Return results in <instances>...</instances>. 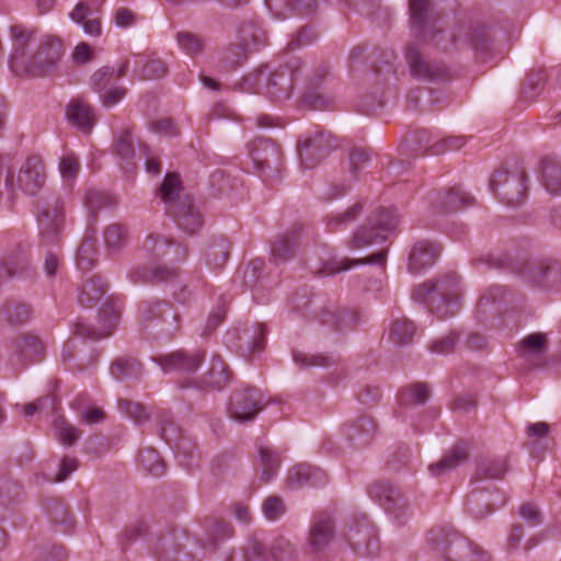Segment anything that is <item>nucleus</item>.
<instances>
[{
    "label": "nucleus",
    "mask_w": 561,
    "mask_h": 561,
    "mask_svg": "<svg viewBox=\"0 0 561 561\" xmlns=\"http://www.w3.org/2000/svg\"><path fill=\"white\" fill-rule=\"evenodd\" d=\"M11 71L18 77L41 78L53 73L64 55L62 42L50 35L37 37L32 31L14 25L11 27Z\"/></svg>",
    "instance_id": "obj_1"
},
{
    "label": "nucleus",
    "mask_w": 561,
    "mask_h": 561,
    "mask_svg": "<svg viewBox=\"0 0 561 561\" xmlns=\"http://www.w3.org/2000/svg\"><path fill=\"white\" fill-rule=\"evenodd\" d=\"M181 191L180 175L171 172L165 174L158 194L165 204V213L173 218L176 226L187 234H193L202 227V217L191 197H180Z\"/></svg>",
    "instance_id": "obj_2"
},
{
    "label": "nucleus",
    "mask_w": 561,
    "mask_h": 561,
    "mask_svg": "<svg viewBox=\"0 0 561 561\" xmlns=\"http://www.w3.org/2000/svg\"><path fill=\"white\" fill-rule=\"evenodd\" d=\"M67 207L64 198L53 193L43 194L35 205L41 244L57 245L66 227Z\"/></svg>",
    "instance_id": "obj_3"
},
{
    "label": "nucleus",
    "mask_w": 561,
    "mask_h": 561,
    "mask_svg": "<svg viewBox=\"0 0 561 561\" xmlns=\"http://www.w3.org/2000/svg\"><path fill=\"white\" fill-rule=\"evenodd\" d=\"M461 288L456 276L449 275L439 280H426L413 290V298L430 302L440 318L445 319L456 313Z\"/></svg>",
    "instance_id": "obj_4"
},
{
    "label": "nucleus",
    "mask_w": 561,
    "mask_h": 561,
    "mask_svg": "<svg viewBox=\"0 0 561 561\" xmlns=\"http://www.w3.org/2000/svg\"><path fill=\"white\" fill-rule=\"evenodd\" d=\"M427 543L446 561H490L488 554L478 546L444 527L432 528L427 535Z\"/></svg>",
    "instance_id": "obj_5"
},
{
    "label": "nucleus",
    "mask_w": 561,
    "mask_h": 561,
    "mask_svg": "<svg viewBox=\"0 0 561 561\" xmlns=\"http://www.w3.org/2000/svg\"><path fill=\"white\" fill-rule=\"evenodd\" d=\"M400 224V217L393 208L380 207L368 217L367 226L356 229L347 241L351 250L369 247L379 240H385L388 232L394 231Z\"/></svg>",
    "instance_id": "obj_6"
},
{
    "label": "nucleus",
    "mask_w": 561,
    "mask_h": 561,
    "mask_svg": "<svg viewBox=\"0 0 561 561\" xmlns=\"http://www.w3.org/2000/svg\"><path fill=\"white\" fill-rule=\"evenodd\" d=\"M526 182L527 175L522 169L500 170L490 180V188L504 204L517 207L526 197Z\"/></svg>",
    "instance_id": "obj_7"
},
{
    "label": "nucleus",
    "mask_w": 561,
    "mask_h": 561,
    "mask_svg": "<svg viewBox=\"0 0 561 561\" xmlns=\"http://www.w3.org/2000/svg\"><path fill=\"white\" fill-rule=\"evenodd\" d=\"M336 147L329 133L323 130L308 131L300 136L297 144L301 165L312 169L318 165Z\"/></svg>",
    "instance_id": "obj_8"
},
{
    "label": "nucleus",
    "mask_w": 561,
    "mask_h": 561,
    "mask_svg": "<svg viewBox=\"0 0 561 561\" xmlns=\"http://www.w3.org/2000/svg\"><path fill=\"white\" fill-rule=\"evenodd\" d=\"M139 319L145 327H160L167 334L178 330L179 314L173 306L165 300L150 299L141 301L138 306Z\"/></svg>",
    "instance_id": "obj_9"
},
{
    "label": "nucleus",
    "mask_w": 561,
    "mask_h": 561,
    "mask_svg": "<svg viewBox=\"0 0 561 561\" xmlns=\"http://www.w3.org/2000/svg\"><path fill=\"white\" fill-rule=\"evenodd\" d=\"M45 184L44 164L39 157H28L21 165L16 179L12 173L5 178V187L10 192L15 188L27 195H35Z\"/></svg>",
    "instance_id": "obj_10"
},
{
    "label": "nucleus",
    "mask_w": 561,
    "mask_h": 561,
    "mask_svg": "<svg viewBox=\"0 0 561 561\" xmlns=\"http://www.w3.org/2000/svg\"><path fill=\"white\" fill-rule=\"evenodd\" d=\"M263 407L262 393L257 389L247 388L231 394L228 412L232 420L244 423L253 421Z\"/></svg>",
    "instance_id": "obj_11"
},
{
    "label": "nucleus",
    "mask_w": 561,
    "mask_h": 561,
    "mask_svg": "<svg viewBox=\"0 0 561 561\" xmlns=\"http://www.w3.org/2000/svg\"><path fill=\"white\" fill-rule=\"evenodd\" d=\"M369 495L377 501L385 511L400 523L410 515V506L402 493L386 481H378L369 486Z\"/></svg>",
    "instance_id": "obj_12"
},
{
    "label": "nucleus",
    "mask_w": 561,
    "mask_h": 561,
    "mask_svg": "<svg viewBox=\"0 0 561 561\" xmlns=\"http://www.w3.org/2000/svg\"><path fill=\"white\" fill-rule=\"evenodd\" d=\"M519 273L525 280L541 288H552L561 283V265L554 261L536 260L527 262Z\"/></svg>",
    "instance_id": "obj_13"
},
{
    "label": "nucleus",
    "mask_w": 561,
    "mask_h": 561,
    "mask_svg": "<svg viewBox=\"0 0 561 561\" xmlns=\"http://www.w3.org/2000/svg\"><path fill=\"white\" fill-rule=\"evenodd\" d=\"M407 61L414 77L428 80H444L449 76L448 68L438 61H431L424 49L416 44H410L405 53Z\"/></svg>",
    "instance_id": "obj_14"
},
{
    "label": "nucleus",
    "mask_w": 561,
    "mask_h": 561,
    "mask_svg": "<svg viewBox=\"0 0 561 561\" xmlns=\"http://www.w3.org/2000/svg\"><path fill=\"white\" fill-rule=\"evenodd\" d=\"M334 536L335 525L333 519L324 513L314 515L307 540L309 550L313 553L322 552L331 545Z\"/></svg>",
    "instance_id": "obj_15"
},
{
    "label": "nucleus",
    "mask_w": 561,
    "mask_h": 561,
    "mask_svg": "<svg viewBox=\"0 0 561 561\" xmlns=\"http://www.w3.org/2000/svg\"><path fill=\"white\" fill-rule=\"evenodd\" d=\"M204 352L188 353L185 351H176L154 358V362L161 367L163 373L181 371L192 374L195 373L204 362Z\"/></svg>",
    "instance_id": "obj_16"
},
{
    "label": "nucleus",
    "mask_w": 561,
    "mask_h": 561,
    "mask_svg": "<svg viewBox=\"0 0 561 561\" xmlns=\"http://www.w3.org/2000/svg\"><path fill=\"white\" fill-rule=\"evenodd\" d=\"M412 28L424 38L435 39L437 16L434 14L430 0H410Z\"/></svg>",
    "instance_id": "obj_17"
},
{
    "label": "nucleus",
    "mask_w": 561,
    "mask_h": 561,
    "mask_svg": "<svg viewBox=\"0 0 561 561\" xmlns=\"http://www.w3.org/2000/svg\"><path fill=\"white\" fill-rule=\"evenodd\" d=\"M142 251L152 259H168L170 262H180L186 256L185 249L180 244L153 233L144 241Z\"/></svg>",
    "instance_id": "obj_18"
},
{
    "label": "nucleus",
    "mask_w": 561,
    "mask_h": 561,
    "mask_svg": "<svg viewBox=\"0 0 561 561\" xmlns=\"http://www.w3.org/2000/svg\"><path fill=\"white\" fill-rule=\"evenodd\" d=\"M440 248L432 241L420 240L411 248L408 259V270L412 274L424 272L434 265Z\"/></svg>",
    "instance_id": "obj_19"
},
{
    "label": "nucleus",
    "mask_w": 561,
    "mask_h": 561,
    "mask_svg": "<svg viewBox=\"0 0 561 561\" xmlns=\"http://www.w3.org/2000/svg\"><path fill=\"white\" fill-rule=\"evenodd\" d=\"M386 256L387 251L380 250L365 259H357V260H351L347 257H330L328 259L322 267L317 271L319 275L328 276V275H334L336 273L348 271L354 266H358L362 264H377L381 267V270L385 268L386 265Z\"/></svg>",
    "instance_id": "obj_20"
},
{
    "label": "nucleus",
    "mask_w": 561,
    "mask_h": 561,
    "mask_svg": "<svg viewBox=\"0 0 561 561\" xmlns=\"http://www.w3.org/2000/svg\"><path fill=\"white\" fill-rule=\"evenodd\" d=\"M66 117L71 125L82 133L90 134L96 116L90 103L81 98L72 99L66 108Z\"/></svg>",
    "instance_id": "obj_21"
},
{
    "label": "nucleus",
    "mask_w": 561,
    "mask_h": 561,
    "mask_svg": "<svg viewBox=\"0 0 561 561\" xmlns=\"http://www.w3.org/2000/svg\"><path fill=\"white\" fill-rule=\"evenodd\" d=\"M346 538L353 549L359 550L365 548V553L368 556H373L378 551L375 529L366 517L359 522L357 527L350 526Z\"/></svg>",
    "instance_id": "obj_22"
},
{
    "label": "nucleus",
    "mask_w": 561,
    "mask_h": 561,
    "mask_svg": "<svg viewBox=\"0 0 561 561\" xmlns=\"http://www.w3.org/2000/svg\"><path fill=\"white\" fill-rule=\"evenodd\" d=\"M327 481L325 473L307 463L295 466L287 476V482L291 488H301L305 485L319 486Z\"/></svg>",
    "instance_id": "obj_23"
},
{
    "label": "nucleus",
    "mask_w": 561,
    "mask_h": 561,
    "mask_svg": "<svg viewBox=\"0 0 561 561\" xmlns=\"http://www.w3.org/2000/svg\"><path fill=\"white\" fill-rule=\"evenodd\" d=\"M294 69L289 66L279 67L268 79V94L276 101L288 99L294 87Z\"/></svg>",
    "instance_id": "obj_24"
},
{
    "label": "nucleus",
    "mask_w": 561,
    "mask_h": 561,
    "mask_svg": "<svg viewBox=\"0 0 561 561\" xmlns=\"http://www.w3.org/2000/svg\"><path fill=\"white\" fill-rule=\"evenodd\" d=\"M119 318V311L115 310L112 306L103 310L102 324L104 330L96 331L83 321H78L73 325V334L82 339H101L108 336L112 329L116 325Z\"/></svg>",
    "instance_id": "obj_25"
},
{
    "label": "nucleus",
    "mask_w": 561,
    "mask_h": 561,
    "mask_svg": "<svg viewBox=\"0 0 561 561\" xmlns=\"http://www.w3.org/2000/svg\"><path fill=\"white\" fill-rule=\"evenodd\" d=\"M435 207L440 211H457L467 206H471L474 198L465 192L461 187H454L444 194L437 193L432 199Z\"/></svg>",
    "instance_id": "obj_26"
},
{
    "label": "nucleus",
    "mask_w": 561,
    "mask_h": 561,
    "mask_svg": "<svg viewBox=\"0 0 561 561\" xmlns=\"http://www.w3.org/2000/svg\"><path fill=\"white\" fill-rule=\"evenodd\" d=\"M45 347L38 336L33 334H22L13 344V353L21 363L39 359L44 354Z\"/></svg>",
    "instance_id": "obj_27"
},
{
    "label": "nucleus",
    "mask_w": 561,
    "mask_h": 561,
    "mask_svg": "<svg viewBox=\"0 0 561 561\" xmlns=\"http://www.w3.org/2000/svg\"><path fill=\"white\" fill-rule=\"evenodd\" d=\"M178 275V268L157 266L148 268L146 266L134 267L128 276L134 284H147V283H159L168 282L173 279Z\"/></svg>",
    "instance_id": "obj_28"
},
{
    "label": "nucleus",
    "mask_w": 561,
    "mask_h": 561,
    "mask_svg": "<svg viewBox=\"0 0 561 561\" xmlns=\"http://www.w3.org/2000/svg\"><path fill=\"white\" fill-rule=\"evenodd\" d=\"M377 431L376 423L370 416H359L346 425L345 434L347 438L360 446L368 444Z\"/></svg>",
    "instance_id": "obj_29"
},
{
    "label": "nucleus",
    "mask_w": 561,
    "mask_h": 561,
    "mask_svg": "<svg viewBox=\"0 0 561 561\" xmlns=\"http://www.w3.org/2000/svg\"><path fill=\"white\" fill-rule=\"evenodd\" d=\"M98 260L96 232L88 228L77 252V266L80 270H90Z\"/></svg>",
    "instance_id": "obj_30"
},
{
    "label": "nucleus",
    "mask_w": 561,
    "mask_h": 561,
    "mask_svg": "<svg viewBox=\"0 0 561 561\" xmlns=\"http://www.w3.org/2000/svg\"><path fill=\"white\" fill-rule=\"evenodd\" d=\"M468 458L467 448L463 445H456L447 455L439 461L428 467L432 476L440 477L450 470L456 469L460 463Z\"/></svg>",
    "instance_id": "obj_31"
},
{
    "label": "nucleus",
    "mask_w": 561,
    "mask_h": 561,
    "mask_svg": "<svg viewBox=\"0 0 561 561\" xmlns=\"http://www.w3.org/2000/svg\"><path fill=\"white\" fill-rule=\"evenodd\" d=\"M107 285L100 276H92L88 278L81 286L78 301L83 307H92L101 300L106 293Z\"/></svg>",
    "instance_id": "obj_32"
},
{
    "label": "nucleus",
    "mask_w": 561,
    "mask_h": 561,
    "mask_svg": "<svg viewBox=\"0 0 561 561\" xmlns=\"http://www.w3.org/2000/svg\"><path fill=\"white\" fill-rule=\"evenodd\" d=\"M249 156L259 169L268 165L271 158L277 157L276 146L270 139H256L248 145Z\"/></svg>",
    "instance_id": "obj_33"
},
{
    "label": "nucleus",
    "mask_w": 561,
    "mask_h": 561,
    "mask_svg": "<svg viewBox=\"0 0 561 561\" xmlns=\"http://www.w3.org/2000/svg\"><path fill=\"white\" fill-rule=\"evenodd\" d=\"M541 181L550 194H561V163L551 158L543 159Z\"/></svg>",
    "instance_id": "obj_34"
},
{
    "label": "nucleus",
    "mask_w": 561,
    "mask_h": 561,
    "mask_svg": "<svg viewBox=\"0 0 561 561\" xmlns=\"http://www.w3.org/2000/svg\"><path fill=\"white\" fill-rule=\"evenodd\" d=\"M230 380V374L227 365L219 356H214L210 362V368L207 371L204 382L214 390H220Z\"/></svg>",
    "instance_id": "obj_35"
},
{
    "label": "nucleus",
    "mask_w": 561,
    "mask_h": 561,
    "mask_svg": "<svg viewBox=\"0 0 561 561\" xmlns=\"http://www.w3.org/2000/svg\"><path fill=\"white\" fill-rule=\"evenodd\" d=\"M298 242V230L294 229L276 238L272 245V254L279 261H287L294 256Z\"/></svg>",
    "instance_id": "obj_36"
},
{
    "label": "nucleus",
    "mask_w": 561,
    "mask_h": 561,
    "mask_svg": "<svg viewBox=\"0 0 561 561\" xmlns=\"http://www.w3.org/2000/svg\"><path fill=\"white\" fill-rule=\"evenodd\" d=\"M142 374L141 364L135 358L121 357L113 362L111 375L118 381L136 379Z\"/></svg>",
    "instance_id": "obj_37"
},
{
    "label": "nucleus",
    "mask_w": 561,
    "mask_h": 561,
    "mask_svg": "<svg viewBox=\"0 0 561 561\" xmlns=\"http://www.w3.org/2000/svg\"><path fill=\"white\" fill-rule=\"evenodd\" d=\"M507 470L508 466L505 457L484 459L478 465L474 478L477 480L501 479Z\"/></svg>",
    "instance_id": "obj_38"
},
{
    "label": "nucleus",
    "mask_w": 561,
    "mask_h": 561,
    "mask_svg": "<svg viewBox=\"0 0 561 561\" xmlns=\"http://www.w3.org/2000/svg\"><path fill=\"white\" fill-rule=\"evenodd\" d=\"M181 537V534L173 533L159 538L154 548L158 561H178L176 556L182 548L178 540Z\"/></svg>",
    "instance_id": "obj_39"
},
{
    "label": "nucleus",
    "mask_w": 561,
    "mask_h": 561,
    "mask_svg": "<svg viewBox=\"0 0 561 561\" xmlns=\"http://www.w3.org/2000/svg\"><path fill=\"white\" fill-rule=\"evenodd\" d=\"M363 205L356 203L340 213H332L327 217V227L330 231H337L347 228L352 225L362 214Z\"/></svg>",
    "instance_id": "obj_40"
},
{
    "label": "nucleus",
    "mask_w": 561,
    "mask_h": 561,
    "mask_svg": "<svg viewBox=\"0 0 561 561\" xmlns=\"http://www.w3.org/2000/svg\"><path fill=\"white\" fill-rule=\"evenodd\" d=\"M260 465H261V480L270 482L277 473L280 466V458L276 451L271 450L268 447H259Z\"/></svg>",
    "instance_id": "obj_41"
},
{
    "label": "nucleus",
    "mask_w": 561,
    "mask_h": 561,
    "mask_svg": "<svg viewBox=\"0 0 561 561\" xmlns=\"http://www.w3.org/2000/svg\"><path fill=\"white\" fill-rule=\"evenodd\" d=\"M414 334V323L403 318L393 321L388 339L394 345H405L412 342Z\"/></svg>",
    "instance_id": "obj_42"
},
{
    "label": "nucleus",
    "mask_w": 561,
    "mask_h": 561,
    "mask_svg": "<svg viewBox=\"0 0 561 561\" xmlns=\"http://www.w3.org/2000/svg\"><path fill=\"white\" fill-rule=\"evenodd\" d=\"M30 271V257L26 253L10 256L0 265V279L27 275Z\"/></svg>",
    "instance_id": "obj_43"
},
{
    "label": "nucleus",
    "mask_w": 561,
    "mask_h": 561,
    "mask_svg": "<svg viewBox=\"0 0 561 561\" xmlns=\"http://www.w3.org/2000/svg\"><path fill=\"white\" fill-rule=\"evenodd\" d=\"M548 350L547 335L541 332L531 333L526 335L518 346L522 355L540 356Z\"/></svg>",
    "instance_id": "obj_44"
},
{
    "label": "nucleus",
    "mask_w": 561,
    "mask_h": 561,
    "mask_svg": "<svg viewBox=\"0 0 561 561\" xmlns=\"http://www.w3.org/2000/svg\"><path fill=\"white\" fill-rule=\"evenodd\" d=\"M495 504L490 502V495L483 492H473L467 500V510L476 517L482 518L495 510Z\"/></svg>",
    "instance_id": "obj_45"
},
{
    "label": "nucleus",
    "mask_w": 561,
    "mask_h": 561,
    "mask_svg": "<svg viewBox=\"0 0 561 561\" xmlns=\"http://www.w3.org/2000/svg\"><path fill=\"white\" fill-rule=\"evenodd\" d=\"M358 320V316L354 310L343 309L339 311H327L322 321L336 327L337 330H346L353 328Z\"/></svg>",
    "instance_id": "obj_46"
},
{
    "label": "nucleus",
    "mask_w": 561,
    "mask_h": 561,
    "mask_svg": "<svg viewBox=\"0 0 561 561\" xmlns=\"http://www.w3.org/2000/svg\"><path fill=\"white\" fill-rule=\"evenodd\" d=\"M430 397V390L425 383H415L410 388L399 392V402L401 405L424 404Z\"/></svg>",
    "instance_id": "obj_47"
},
{
    "label": "nucleus",
    "mask_w": 561,
    "mask_h": 561,
    "mask_svg": "<svg viewBox=\"0 0 561 561\" xmlns=\"http://www.w3.org/2000/svg\"><path fill=\"white\" fill-rule=\"evenodd\" d=\"M103 239L108 250L117 251L127 242V230L121 224H112L105 228Z\"/></svg>",
    "instance_id": "obj_48"
},
{
    "label": "nucleus",
    "mask_w": 561,
    "mask_h": 561,
    "mask_svg": "<svg viewBox=\"0 0 561 561\" xmlns=\"http://www.w3.org/2000/svg\"><path fill=\"white\" fill-rule=\"evenodd\" d=\"M115 204L114 198L101 191L89 190L85 194V205L93 218L96 219V214L105 207H111Z\"/></svg>",
    "instance_id": "obj_49"
},
{
    "label": "nucleus",
    "mask_w": 561,
    "mask_h": 561,
    "mask_svg": "<svg viewBox=\"0 0 561 561\" xmlns=\"http://www.w3.org/2000/svg\"><path fill=\"white\" fill-rule=\"evenodd\" d=\"M179 47L188 56H196L204 50V39L191 32L182 31L176 34Z\"/></svg>",
    "instance_id": "obj_50"
},
{
    "label": "nucleus",
    "mask_w": 561,
    "mask_h": 561,
    "mask_svg": "<svg viewBox=\"0 0 561 561\" xmlns=\"http://www.w3.org/2000/svg\"><path fill=\"white\" fill-rule=\"evenodd\" d=\"M229 244L225 240H218L213 242L207 251V264L214 268H221L228 260Z\"/></svg>",
    "instance_id": "obj_51"
},
{
    "label": "nucleus",
    "mask_w": 561,
    "mask_h": 561,
    "mask_svg": "<svg viewBox=\"0 0 561 561\" xmlns=\"http://www.w3.org/2000/svg\"><path fill=\"white\" fill-rule=\"evenodd\" d=\"M140 466L152 476H161L164 472V463L157 450L146 448L139 454Z\"/></svg>",
    "instance_id": "obj_52"
},
{
    "label": "nucleus",
    "mask_w": 561,
    "mask_h": 561,
    "mask_svg": "<svg viewBox=\"0 0 561 561\" xmlns=\"http://www.w3.org/2000/svg\"><path fill=\"white\" fill-rule=\"evenodd\" d=\"M118 410L136 423H144L149 420V414L144 405L127 399L118 400Z\"/></svg>",
    "instance_id": "obj_53"
},
{
    "label": "nucleus",
    "mask_w": 561,
    "mask_h": 561,
    "mask_svg": "<svg viewBox=\"0 0 561 561\" xmlns=\"http://www.w3.org/2000/svg\"><path fill=\"white\" fill-rule=\"evenodd\" d=\"M115 68L114 67H102L96 70L90 79V85L93 91L101 93L110 89V85L114 79Z\"/></svg>",
    "instance_id": "obj_54"
},
{
    "label": "nucleus",
    "mask_w": 561,
    "mask_h": 561,
    "mask_svg": "<svg viewBox=\"0 0 561 561\" xmlns=\"http://www.w3.org/2000/svg\"><path fill=\"white\" fill-rule=\"evenodd\" d=\"M56 436L66 446H71L80 437L81 433L71 426L66 420L58 419L54 422Z\"/></svg>",
    "instance_id": "obj_55"
},
{
    "label": "nucleus",
    "mask_w": 561,
    "mask_h": 561,
    "mask_svg": "<svg viewBox=\"0 0 561 561\" xmlns=\"http://www.w3.org/2000/svg\"><path fill=\"white\" fill-rule=\"evenodd\" d=\"M262 512L268 520H276L286 513V505L282 497L271 495L262 503Z\"/></svg>",
    "instance_id": "obj_56"
},
{
    "label": "nucleus",
    "mask_w": 561,
    "mask_h": 561,
    "mask_svg": "<svg viewBox=\"0 0 561 561\" xmlns=\"http://www.w3.org/2000/svg\"><path fill=\"white\" fill-rule=\"evenodd\" d=\"M466 42L476 51H486L490 48V39L485 27L471 28L466 35Z\"/></svg>",
    "instance_id": "obj_57"
},
{
    "label": "nucleus",
    "mask_w": 561,
    "mask_h": 561,
    "mask_svg": "<svg viewBox=\"0 0 561 561\" xmlns=\"http://www.w3.org/2000/svg\"><path fill=\"white\" fill-rule=\"evenodd\" d=\"M4 317L8 322L19 323L31 317V308L26 304L13 302L3 307Z\"/></svg>",
    "instance_id": "obj_58"
},
{
    "label": "nucleus",
    "mask_w": 561,
    "mask_h": 561,
    "mask_svg": "<svg viewBox=\"0 0 561 561\" xmlns=\"http://www.w3.org/2000/svg\"><path fill=\"white\" fill-rule=\"evenodd\" d=\"M295 362L301 367H329L333 364V358L323 354H294Z\"/></svg>",
    "instance_id": "obj_59"
},
{
    "label": "nucleus",
    "mask_w": 561,
    "mask_h": 561,
    "mask_svg": "<svg viewBox=\"0 0 561 561\" xmlns=\"http://www.w3.org/2000/svg\"><path fill=\"white\" fill-rule=\"evenodd\" d=\"M546 80V76L543 71H537L534 73H530L524 83L523 88V94L526 99L533 100L535 96H537L543 87V82Z\"/></svg>",
    "instance_id": "obj_60"
},
{
    "label": "nucleus",
    "mask_w": 561,
    "mask_h": 561,
    "mask_svg": "<svg viewBox=\"0 0 561 561\" xmlns=\"http://www.w3.org/2000/svg\"><path fill=\"white\" fill-rule=\"evenodd\" d=\"M270 553L275 561H286L294 553V546L285 537H277L270 547Z\"/></svg>",
    "instance_id": "obj_61"
},
{
    "label": "nucleus",
    "mask_w": 561,
    "mask_h": 561,
    "mask_svg": "<svg viewBox=\"0 0 561 561\" xmlns=\"http://www.w3.org/2000/svg\"><path fill=\"white\" fill-rule=\"evenodd\" d=\"M80 164L73 153H67L59 160V171L65 181H73L79 173Z\"/></svg>",
    "instance_id": "obj_62"
},
{
    "label": "nucleus",
    "mask_w": 561,
    "mask_h": 561,
    "mask_svg": "<svg viewBox=\"0 0 561 561\" xmlns=\"http://www.w3.org/2000/svg\"><path fill=\"white\" fill-rule=\"evenodd\" d=\"M466 139L463 136H449L435 142L430 148L431 154H440L448 150H458L463 147Z\"/></svg>",
    "instance_id": "obj_63"
},
{
    "label": "nucleus",
    "mask_w": 561,
    "mask_h": 561,
    "mask_svg": "<svg viewBox=\"0 0 561 561\" xmlns=\"http://www.w3.org/2000/svg\"><path fill=\"white\" fill-rule=\"evenodd\" d=\"M165 73L167 66L161 59H150L145 64L141 77L144 79L153 80L164 77Z\"/></svg>",
    "instance_id": "obj_64"
}]
</instances>
